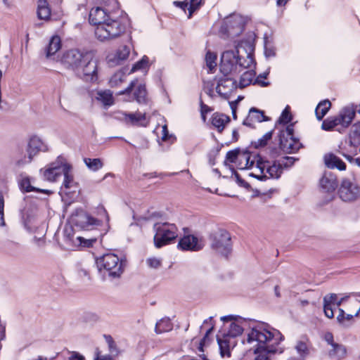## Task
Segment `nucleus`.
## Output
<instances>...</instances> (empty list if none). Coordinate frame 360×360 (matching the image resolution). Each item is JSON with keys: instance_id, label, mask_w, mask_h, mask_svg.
Returning a JSON list of instances; mask_svg holds the SVG:
<instances>
[{"instance_id": "obj_1", "label": "nucleus", "mask_w": 360, "mask_h": 360, "mask_svg": "<svg viewBox=\"0 0 360 360\" xmlns=\"http://www.w3.org/2000/svg\"><path fill=\"white\" fill-rule=\"evenodd\" d=\"M254 35L249 34L239 41H234L235 50H227L221 56L220 71L224 75H238L248 69L240 77L239 87L250 85L255 77L253 68L255 66L253 58Z\"/></svg>"}, {"instance_id": "obj_2", "label": "nucleus", "mask_w": 360, "mask_h": 360, "mask_svg": "<svg viewBox=\"0 0 360 360\" xmlns=\"http://www.w3.org/2000/svg\"><path fill=\"white\" fill-rule=\"evenodd\" d=\"M222 325L215 338H238L245 332L247 338H283L281 332L269 324L247 319L238 315L229 314L220 317Z\"/></svg>"}, {"instance_id": "obj_3", "label": "nucleus", "mask_w": 360, "mask_h": 360, "mask_svg": "<svg viewBox=\"0 0 360 360\" xmlns=\"http://www.w3.org/2000/svg\"><path fill=\"white\" fill-rule=\"evenodd\" d=\"M98 270L112 278H120L124 272L125 261L120 259L115 254H105L96 259Z\"/></svg>"}, {"instance_id": "obj_4", "label": "nucleus", "mask_w": 360, "mask_h": 360, "mask_svg": "<svg viewBox=\"0 0 360 360\" xmlns=\"http://www.w3.org/2000/svg\"><path fill=\"white\" fill-rule=\"evenodd\" d=\"M282 339H242V344L245 342L252 343L254 341L257 342V348L254 353L257 354L255 360H269L267 354L282 353L283 349L280 347L281 340Z\"/></svg>"}, {"instance_id": "obj_5", "label": "nucleus", "mask_w": 360, "mask_h": 360, "mask_svg": "<svg viewBox=\"0 0 360 360\" xmlns=\"http://www.w3.org/2000/svg\"><path fill=\"white\" fill-rule=\"evenodd\" d=\"M153 229L155 232L154 245L157 248L169 244L178 236V229L174 224L158 222L154 224Z\"/></svg>"}, {"instance_id": "obj_6", "label": "nucleus", "mask_w": 360, "mask_h": 360, "mask_svg": "<svg viewBox=\"0 0 360 360\" xmlns=\"http://www.w3.org/2000/svg\"><path fill=\"white\" fill-rule=\"evenodd\" d=\"M125 31L124 25L110 18L96 27L95 35L101 41H108L120 37Z\"/></svg>"}, {"instance_id": "obj_7", "label": "nucleus", "mask_w": 360, "mask_h": 360, "mask_svg": "<svg viewBox=\"0 0 360 360\" xmlns=\"http://www.w3.org/2000/svg\"><path fill=\"white\" fill-rule=\"evenodd\" d=\"M244 26V18L239 14H233L224 20L220 32L228 38L234 39L243 32Z\"/></svg>"}, {"instance_id": "obj_8", "label": "nucleus", "mask_w": 360, "mask_h": 360, "mask_svg": "<svg viewBox=\"0 0 360 360\" xmlns=\"http://www.w3.org/2000/svg\"><path fill=\"white\" fill-rule=\"evenodd\" d=\"M211 248L222 255L227 256L231 251L230 233L224 229L213 232L210 236Z\"/></svg>"}, {"instance_id": "obj_9", "label": "nucleus", "mask_w": 360, "mask_h": 360, "mask_svg": "<svg viewBox=\"0 0 360 360\" xmlns=\"http://www.w3.org/2000/svg\"><path fill=\"white\" fill-rule=\"evenodd\" d=\"M338 194L344 202L356 201L360 198V186L354 178H344L341 181Z\"/></svg>"}, {"instance_id": "obj_10", "label": "nucleus", "mask_w": 360, "mask_h": 360, "mask_svg": "<svg viewBox=\"0 0 360 360\" xmlns=\"http://www.w3.org/2000/svg\"><path fill=\"white\" fill-rule=\"evenodd\" d=\"M81 60L79 65L82 72H75L76 75L86 82L97 80V61L94 59L93 54L85 52Z\"/></svg>"}, {"instance_id": "obj_11", "label": "nucleus", "mask_w": 360, "mask_h": 360, "mask_svg": "<svg viewBox=\"0 0 360 360\" xmlns=\"http://www.w3.org/2000/svg\"><path fill=\"white\" fill-rule=\"evenodd\" d=\"M48 150L49 147L46 142L37 136H32L27 143V157H25L24 160H17L15 164L17 166L21 167L25 164L31 162L34 157L37 155L39 153H46Z\"/></svg>"}, {"instance_id": "obj_12", "label": "nucleus", "mask_w": 360, "mask_h": 360, "mask_svg": "<svg viewBox=\"0 0 360 360\" xmlns=\"http://www.w3.org/2000/svg\"><path fill=\"white\" fill-rule=\"evenodd\" d=\"M85 52L77 49H71L68 51L63 56L62 63L68 69L74 72H82L79 68V63L83 58Z\"/></svg>"}, {"instance_id": "obj_13", "label": "nucleus", "mask_w": 360, "mask_h": 360, "mask_svg": "<svg viewBox=\"0 0 360 360\" xmlns=\"http://www.w3.org/2000/svg\"><path fill=\"white\" fill-rule=\"evenodd\" d=\"M65 163L62 159L58 158L56 161L49 164L44 169H41L44 179L49 181H56L62 176L63 172L65 169Z\"/></svg>"}, {"instance_id": "obj_14", "label": "nucleus", "mask_w": 360, "mask_h": 360, "mask_svg": "<svg viewBox=\"0 0 360 360\" xmlns=\"http://www.w3.org/2000/svg\"><path fill=\"white\" fill-rule=\"evenodd\" d=\"M75 224L84 230L92 229L95 226H98L101 224V221L86 212H79L73 219Z\"/></svg>"}, {"instance_id": "obj_15", "label": "nucleus", "mask_w": 360, "mask_h": 360, "mask_svg": "<svg viewBox=\"0 0 360 360\" xmlns=\"http://www.w3.org/2000/svg\"><path fill=\"white\" fill-rule=\"evenodd\" d=\"M203 243L194 236L188 235L181 238L178 247L182 250L198 251L203 248Z\"/></svg>"}, {"instance_id": "obj_16", "label": "nucleus", "mask_w": 360, "mask_h": 360, "mask_svg": "<svg viewBox=\"0 0 360 360\" xmlns=\"http://www.w3.org/2000/svg\"><path fill=\"white\" fill-rule=\"evenodd\" d=\"M236 88L235 80L231 77H224L219 80L216 91L220 96L227 98Z\"/></svg>"}, {"instance_id": "obj_17", "label": "nucleus", "mask_w": 360, "mask_h": 360, "mask_svg": "<svg viewBox=\"0 0 360 360\" xmlns=\"http://www.w3.org/2000/svg\"><path fill=\"white\" fill-rule=\"evenodd\" d=\"M130 53L129 46L124 45L117 49L112 54H110L107 57L108 63L110 66L113 67L120 65L122 62L127 60Z\"/></svg>"}, {"instance_id": "obj_18", "label": "nucleus", "mask_w": 360, "mask_h": 360, "mask_svg": "<svg viewBox=\"0 0 360 360\" xmlns=\"http://www.w3.org/2000/svg\"><path fill=\"white\" fill-rule=\"evenodd\" d=\"M280 148L285 153H294L299 150L302 145L293 137L284 138V134L279 136Z\"/></svg>"}, {"instance_id": "obj_19", "label": "nucleus", "mask_w": 360, "mask_h": 360, "mask_svg": "<svg viewBox=\"0 0 360 360\" xmlns=\"http://www.w3.org/2000/svg\"><path fill=\"white\" fill-rule=\"evenodd\" d=\"M269 120V118L264 115L263 111L256 108H251L249 114L244 120L243 124L251 128H255V124Z\"/></svg>"}, {"instance_id": "obj_20", "label": "nucleus", "mask_w": 360, "mask_h": 360, "mask_svg": "<svg viewBox=\"0 0 360 360\" xmlns=\"http://www.w3.org/2000/svg\"><path fill=\"white\" fill-rule=\"evenodd\" d=\"M328 348V355L331 359L340 360L343 359L347 353L345 347L343 345L338 343L334 339H325Z\"/></svg>"}, {"instance_id": "obj_21", "label": "nucleus", "mask_w": 360, "mask_h": 360, "mask_svg": "<svg viewBox=\"0 0 360 360\" xmlns=\"http://www.w3.org/2000/svg\"><path fill=\"white\" fill-rule=\"evenodd\" d=\"M110 18H111L103 8L101 7H96L91 8L90 11L89 20L91 24L98 27L101 25V23L109 20Z\"/></svg>"}, {"instance_id": "obj_22", "label": "nucleus", "mask_w": 360, "mask_h": 360, "mask_svg": "<svg viewBox=\"0 0 360 360\" xmlns=\"http://www.w3.org/2000/svg\"><path fill=\"white\" fill-rule=\"evenodd\" d=\"M355 115L356 107L353 104H350L342 108L337 116L341 122V125L347 127L352 123Z\"/></svg>"}, {"instance_id": "obj_23", "label": "nucleus", "mask_w": 360, "mask_h": 360, "mask_svg": "<svg viewBox=\"0 0 360 360\" xmlns=\"http://www.w3.org/2000/svg\"><path fill=\"white\" fill-rule=\"evenodd\" d=\"M264 162L265 173L266 175L269 174V176H267L268 179H278L281 176L283 169L280 160H274L272 162L268 160H264Z\"/></svg>"}, {"instance_id": "obj_24", "label": "nucleus", "mask_w": 360, "mask_h": 360, "mask_svg": "<svg viewBox=\"0 0 360 360\" xmlns=\"http://www.w3.org/2000/svg\"><path fill=\"white\" fill-rule=\"evenodd\" d=\"M257 160V155H252L248 150L241 151L238 160L240 169L252 168Z\"/></svg>"}, {"instance_id": "obj_25", "label": "nucleus", "mask_w": 360, "mask_h": 360, "mask_svg": "<svg viewBox=\"0 0 360 360\" xmlns=\"http://www.w3.org/2000/svg\"><path fill=\"white\" fill-rule=\"evenodd\" d=\"M265 162L262 157L257 155V160L252 168L254 171L250 173V176H253L260 181H264L268 179L265 173Z\"/></svg>"}, {"instance_id": "obj_26", "label": "nucleus", "mask_w": 360, "mask_h": 360, "mask_svg": "<svg viewBox=\"0 0 360 360\" xmlns=\"http://www.w3.org/2000/svg\"><path fill=\"white\" fill-rule=\"evenodd\" d=\"M320 186L326 192H333L337 187L335 176L332 172H325L320 179Z\"/></svg>"}, {"instance_id": "obj_27", "label": "nucleus", "mask_w": 360, "mask_h": 360, "mask_svg": "<svg viewBox=\"0 0 360 360\" xmlns=\"http://www.w3.org/2000/svg\"><path fill=\"white\" fill-rule=\"evenodd\" d=\"M220 354L222 357L231 356V350L233 349L236 343L235 339H217Z\"/></svg>"}, {"instance_id": "obj_28", "label": "nucleus", "mask_w": 360, "mask_h": 360, "mask_svg": "<svg viewBox=\"0 0 360 360\" xmlns=\"http://www.w3.org/2000/svg\"><path fill=\"white\" fill-rule=\"evenodd\" d=\"M94 99L100 102L105 108H108L114 103L112 93L110 90L98 91L94 95Z\"/></svg>"}, {"instance_id": "obj_29", "label": "nucleus", "mask_w": 360, "mask_h": 360, "mask_svg": "<svg viewBox=\"0 0 360 360\" xmlns=\"http://www.w3.org/2000/svg\"><path fill=\"white\" fill-rule=\"evenodd\" d=\"M338 296L334 293L327 295L323 298V311L328 318H333L334 316L333 305H335Z\"/></svg>"}, {"instance_id": "obj_30", "label": "nucleus", "mask_w": 360, "mask_h": 360, "mask_svg": "<svg viewBox=\"0 0 360 360\" xmlns=\"http://www.w3.org/2000/svg\"><path fill=\"white\" fill-rule=\"evenodd\" d=\"M127 122L134 125L146 126L148 121L146 118V113L136 112L135 113L124 114Z\"/></svg>"}, {"instance_id": "obj_31", "label": "nucleus", "mask_w": 360, "mask_h": 360, "mask_svg": "<svg viewBox=\"0 0 360 360\" xmlns=\"http://www.w3.org/2000/svg\"><path fill=\"white\" fill-rule=\"evenodd\" d=\"M173 329V323L169 317H164L157 321L155 331L157 335H162Z\"/></svg>"}, {"instance_id": "obj_32", "label": "nucleus", "mask_w": 360, "mask_h": 360, "mask_svg": "<svg viewBox=\"0 0 360 360\" xmlns=\"http://www.w3.org/2000/svg\"><path fill=\"white\" fill-rule=\"evenodd\" d=\"M325 164L330 169L337 168L339 170L346 169V164L340 158L332 154L325 156Z\"/></svg>"}, {"instance_id": "obj_33", "label": "nucleus", "mask_w": 360, "mask_h": 360, "mask_svg": "<svg viewBox=\"0 0 360 360\" xmlns=\"http://www.w3.org/2000/svg\"><path fill=\"white\" fill-rule=\"evenodd\" d=\"M20 188L23 192H31V191H37L39 193H43L49 194L51 192L49 190L45 189H39L31 185L30 179L27 176L22 177V179L19 182Z\"/></svg>"}, {"instance_id": "obj_34", "label": "nucleus", "mask_w": 360, "mask_h": 360, "mask_svg": "<svg viewBox=\"0 0 360 360\" xmlns=\"http://www.w3.org/2000/svg\"><path fill=\"white\" fill-rule=\"evenodd\" d=\"M51 9L46 0H38L37 16L41 20H48L50 18Z\"/></svg>"}, {"instance_id": "obj_35", "label": "nucleus", "mask_w": 360, "mask_h": 360, "mask_svg": "<svg viewBox=\"0 0 360 360\" xmlns=\"http://www.w3.org/2000/svg\"><path fill=\"white\" fill-rule=\"evenodd\" d=\"M62 175L64 176L63 186L65 188L68 189L75 186V182L72 174V167L68 163H65V169L63 172Z\"/></svg>"}, {"instance_id": "obj_36", "label": "nucleus", "mask_w": 360, "mask_h": 360, "mask_svg": "<svg viewBox=\"0 0 360 360\" xmlns=\"http://www.w3.org/2000/svg\"><path fill=\"white\" fill-rule=\"evenodd\" d=\"M61 47L60 39L58 36H53L46 49V57L53 56Z\"/></svg>"}, {"instance_id": "obj_37", "label": "nucleus", "mask_w": 360, "mask_h": 360, "mask_svg": "<svg viewBox=\"0 0 360 360\" xmlns=\"http://www.w3.org/2000/svg\"><path fill=\"white\" fill-rule=\"evenodd\" d=\"M331 107V103L326 99L321 101L316 108L315 114L318 120H321Z\"/></svg>"}, {"instance_id": "obj_38", "label": "nucleus", "mask_w": 360, "mask_h": 360, "mask_svg": "<svg viewBox=\"0 0 360 360\" xmlns=\"http://www.w3.org/2000/svg\"><path fill=\"white\" fill-rule=\"evenodd\" d=\"M338 312L337 316L338 322L343 327L349 326L353 322L354 315L347 314L345 311L340 308H338Z\"/></svg>"}, {"instance_id": "obj_39", "label": "nucleus", "mask_w": 360, "mask_h": 360, "mask_svg": "<svg viewBox=\"0 0 360 360\" xmlns=\"http://www.w3.org/2000/svg\"><path fill=\"white\" fill-rule=\"evenodd\" d=\"M229 121V117L224 115L214 114L212 118V125L216 127L219 132L224 129L226 123Z\"/></svg>"}, {"instance_id": "obj_40", "label": "nucleus", "mask_w": 360, "mask_h": 360, "mask_svg": "<svg viewBox=\"0 0 360 360\" xmlns=\"http://www.w3.org/2000/svg\"><path fill=\"white\" fill-rule=\"evenodd\" d=\"M84 162L89 169L97 172L103 167V162L101 158H84Z\"/></svg>"}, {"instance_id": "obj_41", "label": "nucleus", "mask_w": 360, "mask_h": 360, "mask_svg": "<svg viewBox=\"0 0 360 360\" xmlns=\"http://www.w3.org/2000/svg\"><path fill=\"white\" fill-rule=\"evenodd\" d=\"M339 124H341V122L338 116L329 117L322 122L321 128L326 131H330Z\"/></svg>"}, {"instance_id": "obj_42", "label": "nucleus", "mask_w": 360, "mask_h": 360, "mask_svg": "<svg viewBox=\"0 0 360 360\" xmlns=\"http://www.w3.org/2000/svg\"><path fill=\"white\" fill-rule=\"evenodd\" d=\"M134 97L139 103H143L146 101V89L144 84H140L134 91Z\"/></svg>"}, {"instance_id": "obj_43", "label": "nucleus", "mask_w": 360, "mask_h": 360, "mask_svg": "<svg viewBox=\"0 0 360 360\" xmlns=\"http://www.w3.org/2000/svg\"><path fill=\"white\" fill-rule=\"evenodd\" d=\"M125 74L122 71H119L115 73L110 78L109 83L111 87L119 86L122 82L124 81Z\"/></svg>"}, {"instance_id": "obj_44", "label": "nucleus", "mask_w": 360, "mask_h": 360, "mask_svg": "<svg viewBox=\"0 0 360 360\" xmlns=\"http://www.w3.org/2000/svg\"><path fill=\"white\" fill-rule=\"evenodd\" d=\"M240 152L241 150L240 149H235L227 152L224 165H227L228 162L236 163L238 162Z\"/></svg>"}, {"instance_id": "obj_45", "label": "nucleus", "mask_w": 360, "mask_h": 360, "mask_svg": "<svg viewBox=\"0 0 360 360\" xmlns=\"http://www.w3.org/2000/svg\"><path fill=\"white\" fill-rule=\"evenodd\" d=\"M217 56L216 54L207 51L205 56V61L207 66L209 68L210 71H212L213 69H214L217 66Z\"/></svg>"}, {"instance_id": "obj_46", "label": "nucleus", "mask_w": 360, "mask_h": 360, "mask_svg": "<svg viewBox=\"0 0 360 360\" xmlns=\"http://www.w3.org/2000/svg\"><path fill=\"white\" fill-rule=\"evenodd\" d=\"M295 348L298 354L302 356H305L309 354V349L306 341H299Z\"/></svg>"}, {"instance_id": "obj_47", "label": "nucleus", "mask_w": 360, "mask_h": 360, "mask_svg": "<svg viewBox=\"0 0 360 360\" xmlns=\"http://www.w3.org/2000/svg\"><path fill=\"white\" fill-rule=\"evenodd\" d=\"M209 326H215V321H214L213 316H210L203 321L202 324L200 327V335H202V333L210 328Z\"/></svg>"}, {"instance_id": "obj_48", "label": "nucleus", "mask_w": 360, "mask_h": 360, "mask_svg": "<svg viewBox=\"0 0 360 360\" xmlns=\"http://www.w3.org/2000/svg\"><path fill=\"white\" fill-rule=\"evenodd\" d=\"M272 137V131L266 132L261 139H258L257 142H255V147H262L267 144V142Z\"/></svg>"}, {"instance_id": "obj_49", "label": "nucleus", "mask_w": 360, "mask_h": 360, "mask_svg": "<svg viewBox=\"0 0 360 360\" xmlns=\"http://www.w3.org/2000/svg\"><path fill=\"white\" fill-rule=\"evenodd\" d=\"M292 120V116L290 112L289 106H287L283 111L279 118L278 122L280 123L287 124L290 122Z\"/></svg>"}, {"instance_id": "obj_50", "label": "nucleus", "mask_w": 360, "mask_h": 360, "mask_svg": "<svg viewBox=\"0 0 360 360\" xmlns=\"http://www.w3.org/2000/svg\"><path fill=\"white\" fill-rule=\"evenodd\" d=\"M148 63V58L146 56H144L141 60L138 61L133 65L131 70V72H134L139 70L145 69L146 67L147 66Z\"/></svg>"}, {"instance_id": "obj_51", "label": "nucleus", "mask_w": 360, "mask_h": 360, "mask_svg": "<svg viewBox=\"0 0 360 360\" xmlns=\"http://www.w3.org/2000/svg\"><path fill=\"white\" fill-rule=\"evenodd\" d=\"M349 304H358V307L356 309V311L355 314H354V316H360V293L359 294H352V298L349 299Z\"/></svg>"}, {"instance_id": "obj_52", "label": "nucleus", "mask_w": 360, "mask_h": 360, "mask_svg": "<svg viewBox=\"0 0 360 360\" xmlns=\"http://www.w3.org/2000/svg\"><path fill=\"white\" fill-rule=\"evenodd\" d=\"M76 240L79 242V245L86 248L92 247L96 241V238L84 239L81 236H77Z\"/></svg>"}, {"instance_id": "obj_53", "label": "nucleus", "mask_w": 360, "mask_h": 360, "mask_svg": "<svg viewBox=\"0 0 360 360\" xmlns=\"http://www.w3.org/2000/svg\"><path fill=\"white\" fill-rule=\"evenodd\" d=\"M297 160L294 157L285 156L280 159V161L283 169L291 167Z\"/></svg>"}, {"instance_id": "obj_54", "label": "nucleus", "mask_w": 360, "mask_h": 360, "mask_svg": "<svg viewBox=\"0 0 360 360\" xmlns=\"http://www.w3.org/2000/svg\"><path fill=\"white\" fill-rule=\"evenodd\" d=\"M147 264L153 269H158L161 266L162 260L156 257H150L146 260Z\"/></svg>"}, {"instance_id": "obj_55", "label": "nucleus", "mask_w": 360, "mask_h": 360, "mask_svg": "<svg viewBox=\"0 0 360 360\" xmlns=\"http://www.w3.org/2000/svg\"><path fill=\"white\" fill-rule=\"evenodd\" d=\"M4 198L1 193H0V226H3L5 225L4 221Z\"/></svg>"}, {"instance_id": "obj_56", "label": "nucleus", "mask_w": 360, "mask_h": 360, "mask_svg": "<svg viewBox=\"0 0 360 360\" xmlns=\"http://www.w3.org/2000/svg\"><path fill=\"white\" fill-rule=\"evenodd\" d=\"M107 343L109 348V351L111 355L116 356L118 354L119 351L114 342L113 339H107Z\"/></svg>"}, {"instance_id": "obj_57", "label": "nucleus", "mask_w": 360, "mask_h": 360, "mask_svg": "<svg viewBox=\"0 0 360 360\" xmlns=\"http://www.w3.org/2000/svg\"><path fill=\"white\" fill-rule=\"evenodd\" d=\"M205 340H206V339H201L200 342L198 343L196 352H198L199 356L201 357L202 359V360H209L205 357V356L203 354V352H204L203 348L205 346Z\"/></svg>"}, {"instance_id": "obj_58", "label": "nucleus", "mask_w": 360, "mask_h": 360, "mask_svg": "<svg viewBox=\"0 0 360 360\" xmlns=\"http://www.w3.org/2000/svg\"><path fill=\"white\" fill-rule=\"evenodd\" d=\"M201 3L202 0H190V6L188 8L189 16L200 7Z\"/></svg>"}, {"instance_id": "obj_59", "label": "nucleus", "mask_w": 360, "mask_h": 360, "mask_svg": "<svg viewBox=\"0 0 360 360\" xmlns=\"http://www.w3.org/2000/svg\"><path fill=\"white\" fill-rule=\"evenodd\" d=\"M94 360H112L111 355H103L101 351L98 348L95 350Z\"/></svg>"}, {"instance_id": "obj_60", "label": "nucleus", "mask_w": 360, "mask_h": 360, "mask_svg": "<svg viewBox=\"0 0 360 360\" xmlns=\"http://www.w3.org/2000/svg\"><path fill=\"white\" fill-rule=\"evenodd\" d=\"M294 129L292 124L287 126L285 131H282L280 135H283L284 134V138H290L293 137Z\"/></svg>"}, {"instance_id": "obj_61", "label": "nucleus", "mask_w": 360, "mask_h": 360, "mask_svg": "<svg viewBox=\"0 0 360 360\" xmlns=\"http://www.w3.org/2000/svg\"><path fill=\"white\" fill-rule=\"evenodd\" d=\"M136 82H137L136 79L132 81L127 88H126L124 91H120L118 93V94L122 95V94H129L133 90V89L135 87Z\"/></svg>"}, {"instance_id": "obj_62", "label": "nucleus", "mask_w": 360, "mask_h": 360, "mask_svg": "<svg viewBox=\"0 0 360 360\" xmlns=\"http://www.w3.org/2000/svg\"><path fill=\"white\" fill-rule=\"evenodd\" d=\"M210 111V108L205 104L200 102V112L202 120H205V114Z\"/></svg>"}, {"instance_id": "obj_63", "label": "nucleus", "mask_w": 360, "mask_h": 360, "mask_svg": "<svg viewBox=\"0 0 360 360\" xmlns=\"http://www.w3.org/2000/svg\"><path fill=\"white\" fill-rule=\"evenodd\" d=\"M68 360H84V356L77 352H72Z\"/></svg>"}, {"instance_id": "obj_64", "label": "nucleus", "mask_w": 360, "mask_h": 360, "mask_svg": "<svg viewBox=\"0 0 360 360\" xmlns=\"http://www.w3.org/2000/svg\"><path fill=\"white\" fill-rule=\"evenodd\" d=\"M352 133L356 136H360V122L353 124Z\"/></svg>"}]
</instances>
